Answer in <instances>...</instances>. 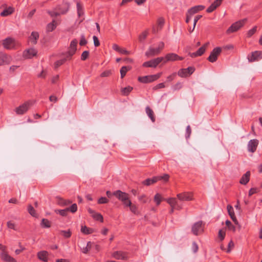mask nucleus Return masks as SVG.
<instances>
[{
  "mask_svg": "<svg viewBox=\"0 0 262 262\" xmlns=\"http://www.w3.org/2000/svg\"><path fill=\"white\" fill-rule=\"evenodd\" d=\"M113 195L122 202L126 201L129 198L128 194L127 193L122 192L119 190L114 191Z\"/></svg>",
  "mask_w": 262,
  "mask_h": 262,
  "instance_id": "nucleus-12",
  "label": "nucleus"
},
{
  "mask_svg": "<svg viewBox=\"0 0 262 262\" xmlns=\"http://www.w3.org/2000/svg\"><path fill=\"white\" fill-rule=\"evenodd\" d=\"M92 243L91 242L87 243L86 246L81 249V251L83 253H87L91 249Z\"/></svg>",
  "mask_w": 262,
  "mask_h": 262,
  "instance_id": "nucleus-39",
  "label": "nucleus"
},
{
  "mask_svg": "<svg viewBox=\"0 0 262 262\" xmlns=\"http://www.w3.org/2000/svg\"><path fill=\"white\" fill-rule=\"evenodd\" d=\"M28 210L29 213L33 217H37V214L34 208L31 206L29 205L28 207Z\"/></svg>",
  "mask_w": 262,
  "mask_h": 262,
  "instance_id": "nucleus-40",
  "label": "nucleus"
},
{
  "mask_svg": "<svg viewBox=\"0 0 262 262\" xmlns=\"http://www.w3.org/2000/svg\"><path fill=\"white\" fill-rule=\"evenodd\" d=\"M225 231L223 230H220L219 231L218 236L221 241H223L225 236Z\"/></svg>",
  "mask_w": 262,
  "mask_h": 262,
  "instance_id": "nucleus-56",
  "label": "nucleus"
},
{
  "mask_svg": "<svg viewBox=\"0 0 262 262\" xmlns=\"http://www.w3.org/2000/svg\"><path fill=\"white\" fill-rule=\"evenodd\" d=\"M11 60V57L3 52H0V66L9 64Z\"/></svg>",
  "mask_w": 262,
  "mask_h": 262,
  "instance_id": "nucleus-19",
  "label": "nucleus"
},
{
  "mask_svg": "<svg viewBox=\"0 0 262 262\" xmlns=\"http://www.w3.org/2000/svg\"><path fill=\"white\" fill-rule=\"evenodd\" d=\"M31 105V102L27 101L17 107V114H23L26 113Z\"/></svg>",
  "mask_w": 262,
  "mask_h": 262,
  "instance_id": "nucleus-16",
  "label": "nucleus"
},
{
  "mask_svg": "<svg viewBox=\"0 0 262 262\" xmlns=\"http://www.w3.org/2000/svg\"><path fill=\"white\" fill-rule=\"evenodd\" d=\"M133 87L128 86L121 89V93L124 96H127L130 92L133 90Z\"/></svg>",
  "mask_w": 262,
  "mask_h": 262,
  "instance_id": "nucleus-33",
  "label": "nucleus"
},
{
  "mask_svg": "<svg viewBox=\"0 0 262 262\" xmlns=\"http://www.w3.org/2000/svg\"><path fill=\"white\" fill-rule=\"evenodd\" d=\"M57 203L61 206H66L72 203L70 200H64L61 198H57Z\"/></svg>",
  "mask_w": 262,
  "mask_h": 262,
  "instance_id": "nucleus-26",
  "label": "nucleus"
},
{
  "mask_svg": "<svg viewBox=\"0 0 262 262\" xmlns=\"http://www.w3.org/2000/svg\"><path fill=\"white\" fill-rule=\"evenodd\" d=\"M93 218L97 221H100L101 222H103V218L102 215L99 213H95L92 216Z\"/></svg>",
  "mask_w": 262,
  "mask_h": 262,
  "instance_id": "nucleus-45",
  "label": "nucleus"
},
{
  "mask_svg": "<svg viewBox=\"0 0 262 262\" xmlns=\"http://www.w3.org/2000/svg\"><path fill=\"white\" fill-rule=\"evenodd\" d=\"M76 6L78 15L79 17H80L84 14L82 6L80 4V3L78 2L77 3Z\"/></svg>",
  "mask_w": 262,
  "mask_h": 262,
  "instance_id": "nucleus-35",
  "label": "nucleus"
},
{
  "mask_svg": "<svg viewBox=\"0 0 262 262\" xmlns=\"http://www.w3.org/2000/svg\"><path fill=\"white\" fill-rule=\"evenodd\" d=\"M185 70H186L187 74L188 75V76H189L194 72L195 69L193 67H189L185 69Z\"/></svg>",
  "mask_w": 262,
  "mask_h": 262,
  "instance_id": "nucleus-60",
  "label": "nucleus"
},
{
  "mask_svg": "<svg viewBox=\"0 0 262 262\" xmlns=\"http://www.w3.org/2000/svg\"><path fill=\"white\" fill-rule=\"evenodd\" d=\"M227 209L228 210V214L230 215L231 219L232 220V221L236 225H238V223L235 215L233 207L230 205H228L227 207Z\"/></svg>",
  "mask_w": 262,
  "mask_h": 262,
  "instance_id": "nucleus-21",
  "label": "nucleus"
},
{
  "mask_svg": "<svg viewBox=\"0 0 262 262\" xmlns=\"http://www.w3.org/2000/svg\"><path fill=\"white\" fill-rule=\"evenodd\" d=\"M60 233L65 237L69 238L71 236V232L70 230H61Z\"/></svg>",
  "mask_w": 262,
  "mask_h": 262,
  "instance_id": "nucleus-47",
  "label": "nucleus"
},
{
  "mask_svg": "<svg viewBox=\"0 0 262 262\" xmlns=\"http://www.w3.org/2000/svg\"><path fill=\"white\" fill-rule=\"evenodd\" d=\"M257 30V27L254 26L252 29L249 30L247 33V37H251L256 32Z\"/></svg>",
  "mask_w": 262,
  "mask_h": 262,
  "instance_id": "nucleus-51",
  "label": "nucleus"
},
{
  "mask_svg": "<svg viewBox=\"0 0 262 262\" xmlns=\"http://www.w3.org/2000/svg\"><path fill=\"white\" fill-rule=\"evenodd\" d=\"M260 59H262V51H259L252 52L251 55L248 57V59L250 62H253Z\"/></svg>",
  "mask_w": 262,
  "mask_h": 262,
  "instance_id": "nucleus-13",
  "label": "nucleus"
},
{
  "mask_svg": "<svg viewBox=\"0 0 262 262\" xmlns=\"http://www.w3.org/2000/svg\"><path fill=\"white\" fill-rule=\"evenodd\" d=\"M108 202V200L105 197H101L98 200V203L99 204H106Z\"/></svg>",
  "mask_w": 262,
  "mask_h": 262,
  "instance_id": "nucleus-54",
  "label": "nucleus"
},
{
  "mask_svg": "<svg viewBox=\"0 0 262 262\" xmlns=\"http://www.w3.org/2000/svg\"><path fill=\"white\" fill-rule=\"evenodd\" d=\"M247 19L244 18L242 20H238L233 24L227 29L226 32L227 34H230L242 28L245 23L246 22Z\"/></svg>",
  "mask_w": 262,
  "mask_h": 262,
  "instance_id": "nucleus-2",
  "label": "nucleus"
},
{
  "mask_svg": "<svg viewBox=\"0 0 262 262\" xmlns=\"http://www.w3.org/2000/svg\"><path fill=\"white\" fill-rule=\"evenodd\" d=\"M164 60V57H160L153 59L143 63V67L149 68H156L157 66Z\"/></svg>",
  "mask_w": 262,
  "mask_h": 262,
  "instance_id": "nucleus-6",
  "label": "nucleus"
},
{
  "mask_svg": "<svg viewBox=\"0 0 262 262\" xmlns=\"http://www.w3.org/2000/svg\"><path fill=\"white\" fill-rule=\"evenodd\" d=\"M48 13L51 17H56L60 15L55 8L52 11H48Z\"/></svg>",
  "mask_w": 262,
  "mask_h": 262,
  "instance_id": "nucleus-49",
  "label": "nucleus"
},
{
  "mask_svg": "<svg viewBox=\"0 0 262 262\" xmlns=\"http://www.w3.org/2000/svg\"><path fill=\"white\" fill-rule=\"evenodd\" d=\"M112 256L117 259L126 260L127 259V253L121 251L114 252L112 254Z\"/></svg>",
  "mask_w": 262,
  "mask_h": 262,
  "instance_id": "nucleus-17",
  "label": "nucleus"
},
{
  "mask_svg": "<svg viewBox=\"0 0 262 262\" xmlns=\"http://www.w3.org/2000/svg\"><path fill=\"white\" fill-rule=\"evenodd\" d=\"M14 11V9L11 7H9L4 9L0 14L1 16H7L12 14Z\"/></svg>",
  "mask_w": 262,
  "mask_h": 262,
  "instance_id": "nucleus-29",
  "label": "nucleus"
},
{
  "mask_svg": "<svg viewBox=\"0 0 262 262\" xmlns=\"http://www.w3.org/2000/svg\"><path fill=\"white\" fill-rule=\"evenodd\" d=\"M56 26H57L56 22L55 21V20H53V21L51 23L48 24V25L47 26V28H46L47 31L52 32L56 28Z\"/></svg>",
  "mask_w": 262,
  "mask_h": 262,
  "instance_id": "nucleus-28",
  "label": "nucleus"
},
{
  "mask_svg": "<svg viewBox=\"0 0 262 262\" xmlns=\"http://www.w3.org/2000/svg\"><path fill=\"white\" fill-rule=\"evenodd\" d=\"M164 23H165V20L163 17L159 18L157 20L158 28L156 29V27L155 26H154L152 27V32L154 33H156L158 31L159 29H161V28L163 27Z\"/></svg>",
  "mask_w": 262,
  "mask_h": 262,
  "instance_id": "nucleus-23",
  "label": "nucleus"
},
{
  "mask_svg": "<svg viewBox=\"0 0 262 262\" xmlns=\"http://www.w3.org/2000/svg\"><path fill=\"white\" fill-rule=\"evenodd\" d=\"M205 8V7L203 5H197L189 9L188 11L190 13V14L193 15L194 14L204 10Z\"/></svg>",
  "mask_w": 262,
  "mask_h": 262,
  "instance_id": "nucleus-22",
  "label": "nucleus"
},
{
  "mask_svg": "<svg viewBox=\"0 0 262 262\" xmlns=\"http://www.w3.org/2000/svg\"><path fill=\"white\" fill-rule=\"evenodd\" d=\"M222 52V49L220 47H216L211 52L210 55L207 59L211 62H214L216 61L219 55Z\"/></svg>",
  "mask_w": 262,
  "mask_h": 262,
  "instance_id": "nucleus-8",
  "label": "nucleus"
},
{
  "mask_svg": "<svg viewBox=\"0 0 262 262\" xmlns=\"http://www.w3.org/2000/svg\"><path fill=\"white\" fill-rule=\"evenodd\" d=\"M112 74V71L111 70H106L104 72H103L101 74H100V77H108L110 76V75H111Z\"/></svg>",
  "mask_w": 262,
  "mask_h": 262,
  "instance_id": "nucleus-52",
  "label": "nucleus"
},
{
  "mask_svg": "<svg viewBox=\"0 0 262 262\" xmlns=\"http://www.w3.org/2000/svg\"><path fill=\"white\" fill-rule=\"evenodd\" d=\"M145 110H146V113L147 115L150 118V119H151L152 122H155V118L154 117L153 111L149 106H146Z\"/></svg>",
  "mask_w": 262,
  "mask_h": 262,
  "instance_id": "nucleus-30",
  "label": "nucleus"
},
{
  "mask_svg": "<svg viewBox=\"0 0 262 262\" xmlns=\"http://www.w3.org/2000/svg\"><path fill=\"white\" fill-rule=\"evenodd\" d=\"M55 212L56 213L60 214L61 216H64L67 215L68 210L67 208L64 209L56 210Z\"/></svg>",
  "mask_w": 262,
  "mask_h": 262,
  "instance_id": "nucleus-48",
  "label": "nucleus"
},
{
  "mask_svg": "<svg viewBox=\"0 0 262 262\" xmlns=\"http://www.w3.org/2000/svg\"><path fill=\"white\" fill-rule=\"evenodd\" d=\"M89 55V52L88 51H85L82 52L81 56V59L82 60H85L87 59Z\"/></svg>",
  "mask_w": 262,
  "mask_h": 262,
  "instance_id": "nucleus-57",
  "label": "nucleus"
},
{
  "mask_svg": "<svg viewBox=\"0 0 262 262\" xmlns=\"http://www.w3.org/2000/svg\"><path fill=\"white\" fill-rule=\"evenodd\" d=\"M261 190L260 187H253L251 188L249 191V195L251 196L253 194L260 192Z\"/></svg>",
  "mask_w": 262,
  "mask_h": 262,
  "instance_id": "nucleus-42",
  "label": "nucleus"
},
{
  "mask_svg": "<svg viewBox=\"0 0 262 262\" xmlns=\"http://www.w3.org/2000/svg\"><path fill=\"white\" fill-rule=\"evenodd\" d=\"M130 210L134 214H137L138 213L137 207L133 204H131L130 206H129Z\"/></svg>",
  "mask_w": 262,
  "mask_h": 262,
  "instance_id": "nucleus-53",
  "label": "nucleus"
},
{
  "mask_svg": "<svg viewBox=\"0 0 262 262\" xmlns=\"http://www.w3.org/2000/svg\"><path fill=\"white\" fill-rule=\"evenodd\" d=\"M185 70H186L187 74L188 75V76H189L194 72L195 69L193 67H189L185 69Z\"/></svg>",
  "mask_w": 262,
  "mask_h": 262,
  "instance_id": "nucleus-61",
  "label": "nucleus"
},
{
  "mask_svg": "<svg viewBox=\"0 0 262 262\" xmlns=\"http://www.w3.org/2000/svg\"><path fill=\"white\" fill-rule=\"evenodd\" d=\"M223 0H215L213 3L207 9L206 11L208 13H211L219 7L222 4Z\"/></svg>",
  "mask_w": 262,
  "mask_h": 262,
  "instance_id": "nucleus-20",
  "label": "nucleus"
},
{
  "mask_svg": "<svg viewBox=\"0 0 262 262\" xmlns=\"http://www.w3.org/2000/svg\"><path fill=\"white\" fill-rule=\"evenodd\" d=\"M208 45L209 42H207L198 50L196 53L199 56L202 55L204 53Z\"/></svg>",
  "mask_w": 262,
  "mask_h": 262,
  "instance_id": "nucleus-32",
  "label": "nucleus"
},
{
  "mask_svg": "<svg viewBox=\"0 0 262 262\" xmlns=\"http://www.w3.org/2000/svg\"><path fill=\"white\" fill-rule=\"evenodd\" d=\"M148 32L147 31H145L141 34H140L139 36V40L140 42L143 41L147 36Z\"/></svg>",
  "mask_w": 262,
  "mask_h": 262,
  "instance_id": "nucleus-50",
  "label": "nucleus"
},
{
  "mask_svg": "<svg viewBox=\"0 0 262 262\" xmlns=\"http://www.w3.org/2000/svg\"><path fill=\"white\" fill-rule=\"evenodd\" d=\"M69 4L67 3H64L57 6L55 8L60 15L67 13L69 10Z\"/></svg>",
  "mask_w": 262,
  "mask_h": 262,
  "instance_id": "nucleus-11",
  "label": "nucleus"
},
{
  "mask_svg": "<svg viewBox=\"0 0 262 262\" xmlns=\"http://www.w3.org/2000/svg\"><path fill=\"white\" fill-rule=\"evenodd\" d=\"M169 178V176L167 174H163L161 176H158L153 177L152 179L147 178L145 180H168Z\"/></svg>",
  "mask_w": 262,
  "mask_h": 262,
  "instance_id": "nucleus-25",
  "label": "nucleus"
},
{
  "mask_svg": "<svg viewBox=\"0 0 262 262\" xmlns=\"http://www.w3.org/2000/svg\"><path fill=\"white\" fill-rule=\"evenodd\" d=\"M68 211H70L73 213L76 212L77 210V205L76 204H73L70 207L67 208Z\"/></svg>",
  "mask_w": 262,
  "mask_h": 262,
  "instance_id": "nucleus-44",
  "label": "nucleus"
},
{
  "mask_svg": "<svg viewBox=\"0 0 262 262\" xmlns=\"http://www.w3.org/2000/svg\"><path fill=\"white\" fill-rule=\"evenodd\" d=\"M0 250H1V253L0 256L1 258L6 262H14V258L11 257L7 253L6 251V247L0 244Z\"/></svg>",
  "mask_w": 262,
  "mask_h": 262,
  "instance_id": "nucleus-5",
  "label": "nucleus"
},
{
  "mask_svg": "<svg viewBox=\"0 0 262 262\" xmlns=\"http://www.w3.org/2000/svg\"><path fill=\"white\" fill-rule=\"evenodd\" d=\"M185 69H181L178 71V75L181 77H187L188 76V75Z\"/></svg>",
  "mask_w": 262,
  "mask_h": 262,
  "instance_id": "nucleus-43",
  "label": "nucleus"
},
{
  "mask_svg": "<svg viewBox=\"0 0 262 262\" xmlns=\"http://www.w3.org/2000/svg\"><path fill=\"white\" fill-rule=\"evenodd\" d=\"M202 15H198L196 16H195V17L194 18V20H193V29L195 28V27L196 26L197 22L198 21V20L200 19H201L202 18Z\"/></svg>",
  "mask_w": 262,
  "mask_h": 262,
  "instance_id": "nucleus-62",
  "label": "nucleus"
},
{
  "mask_svg": "<svg viewBox=\"0 0 262 262\" xmlns=\"http://www.w3.org/2000/svg\"><path fill=\"white\" fill-rule=\"evenodd\" d=\"M191 231L195 235L202 233L204 231V225L202 221H199L194 223L192 226Z\"/></svg>",
  "mask_w": 262,
  "mask_h": 262,
  "instance_id": "nucleus-7",
  "label": "nucleus"
},
{
  "mask_svg": "<svg viewBox=\"0 0 262 262\" xmlns=\"http://www.w3.org/2000/svg\"><path fill=\"white\" fill-rule=\"evenodd\" d=\"M161 76V73L151 75H147L138 77V81L140 82L146 83L153 82L159 79Z\"/></svg>",
  "mask_w": 262,
  "mask_h": 262,
  "instance_id": "nucleus-3",
  "label": "nucleus"
},
{
  "mask_svg": "<svg viewBox=\"0 0 262 262\" xmlns=\"http://www.w3.org/2000/svg\"><path fill=\"white\" fill-rule=\"evenodd\" d=\"M65 56H66V57L64 58L57 60L55 62V64H54L55 69H57L59 67H60V66L66 62V60L70 59H68L67 58V56L66 55H65Z\"/></svg>",
  "mask_w": 262,
  "mask_h": 262,
  "instance_id": "nucleus-34",
  "label": "nucleus"
},
{
  "mask_svg": "<svg viewBox=\"0 0 262 262\" xmlns=\"http://www.w3.org/2000/svg\"><path fill=\"white\" fill-rule=\"evenodd\" d=\"M78 41L76 39L72 40L70 43L68 52L65 54L68 59H71L77 50Z\"/></svg>",
  "mask_w": 262,
  "mask_h": 262,
  "instance_id": "nucleus-4",
  "label": "nucleus"
},
{
  "mask_svg": "<svg viewBox=\"0 0 262 262\" xmlns=\"http://www.w3.org/2000/svg\"><path fill=\"white\" fill-rule=\"evenodd\" d=\"M167 200H173V201H172V202L174 203L173 205H174V208L175 209L180 210L182 208V205L178 203V202L176 198H170L167 199Z\"/></svg>",
  "mask_w": 262,
  "mask_h": 262,
  "instance_id": "nucleus-38",
  "label": "nucleus"
},
{
  "mask_svg": "<svg viewBox=\"0 0 262 262\" xmlns=\"http://www.w3.org/2000/svg\"><path fill=\"white\" fill-rule=\"evenodd\" d=\"M48 252L46 251H41L37 253L38 258L44 262L48 261Z\"/></svg>",
  "mask_w": 262,
  "mask_h": 262,
  "instance_id": "nucleus-24",
  "label": "nucleus"
},
{
  "mask_svg": "<svg viewBox=\"0 0 262 262\" xmlns=\"http://www.w3.org/2000/svg\"><path fill=\"white\" fill-rule=\"evenodd\" d=\"M87 43V41L85 38L84 34L81 35V39L80 40L79 44L81 46L85 45Z\"/></svg>",
  "mask_w": 262,
  "mask_h": 262,
  "instance_id": "nucleus-58",
  "label": "nucleus"
},
{
  "mask_svg": "<svg viewBox=\"0 0 262 262\" xmlns=\"http://www.w3.org/2000/svg\"><path fill=\"white\" fill-rule=\"evenodd\" d=\"M37 51L33 48H30L25 50L23 53V56L25 58L30 59L37 54Z\"/></svg>",
  "mask_w": 262,
  "mask_h": 262,
  "instance_id": "nucleus-18",
  "label": "nucleus"
},
{
  "mask_svg": "<svg viewBox=\"0 0 262 262\" xmlns=\"http://www.w3.org/2000/svg\"><path fill=\"white\" fill-rule=\"evenodd\" d=\"M94 44L95 47H98L100 46V42L98 37L96 36L93 37Z\"/></svg>",
  "mask_w": 262,
  "mask_h": 262,
  "instance_id": "nucleus-63",
  "label": "nucleus"
},
{
  "mask_svg": "<svg viewBox=\"0 0 262 262\" xmlns=\"http://www.w3.org/2000/svg\"><path fill=\"white\" fill-rule=\"evenodd\" d=\"M81 232L84 234H90L94 232V229L89 228L86 226H82L81 228Z\"/></svg>",
  "mask_w": 262,
  "mask_h": 262,
  "instance_id": "nucleus-27",
  "label": "nucleus"
},
{
  "mask_svg": "<svg viewBox=\"0 0 262 262\" xmlns=\"http://www.w3.org/2000/svg\"><path fill=\"white\" fill-rule=\"evenodd\" d=\"M226 225L227 226L229 230L234 232L236 230L235 227L232 224L230 221L227 220L226 221Z\"/></svg>",
  "mask_w": 262,
  "mask_h": 262,
  "instance_id": "nucleus-46",
  "label": "nucleus"
},
{
  "mask_svg": "<svg viewBox=\"0 0 262 262\" xmlns=\"http://www.w3.org/2000/svg\"><path fill=\"white\" fill-rule=\"evenodd\" d=\"M258 144V141L257 139H252L249 141L248 143V150L251 152H254L256 151Z\"/></svg>",
  "mask_w": 262,
  "mask_h": 262,
  "instance_id": "nucleus-14",
  "label": "nucleus"
},
{
  "mask_svg": "<svg viewBox=\"0 0 262 262\" xmlns=\"http://www.w3.org/2000/svg\"><path fill=\"white\" fill-rule=\"evenodd\" d=\"M177 197L181 201H189L192 199V195L189 192L179 193L177 194Z\"/></svg>",
  "mask_w": 262,
  "mask_h": 262,
  "instance_id": "nucleus-15",
  "label": "nucleus"
},
{
  "mask_svg": "<svg viewBox=\"0 0 262 262\" xmlns=\"http://www.w3.org/2000/svg\"><path fill=\"white\" fill-rule=\"evenodd\" d=\"M41 226L44 228H49L51 226V223L47 219H43L41 221Z\"/></svg>",
  "mask_w": 262,
  "mask_h": 262,
  "instance_id": "nucleus-41",
  "label": "nucleus"
},
{
  "mask_svg": "<svg viewBox=\"0 0 262 262\" xmlns=\"http://www.w3.org/2000/svg\"><path fill=\"white\" fill-rule=\"evenodd\" d=\"M15 40L11 37H8L3 41V45L5 48L7 49H13L15 46Z\"/></svg>",
  "mask_w": 262,
  "mask_h": 262,
  "instance_id": "nucleus-10",
  "label": "nucleus"
},
{
  "mask_svg": "<svg viewBox=\"0 0 262 262\" xmlns=\"http://www.w3.org/2000/svg\"><path fill=\"white\" fill-rule=\"evenodd\" d=\"M167 202L171 206V209L170 210V213H172L174 211V210L175 209L174 208V203L172 202L173 201V200H166Z\"/></svg>",
  "mask_w": 262,
  "mask_h": 262,
  "instance_id": "nucleus-55",
  "label": "nucleus"
},
{
  "mask_svg": "<svg viewBox=\"0 0 262 262\" xmlns=\"http://www.w3.org/2000/svg\"><path fill=\"white\" fill-rule=\"evenodd\" d=\"M164 47V43L162 41L158 44L157 48L150 47L145 52V56L147 57H152L159 55Z\"/></svg>",
  "mask_w": 262,
  "mask_h": 262,
  "instance_id": "nucleus-1",
  "label": "nucleus"
},
{
  "mask_svg": "<svg viewBox=\"0 0 262 262\" xmlns=\"http://www.w3.org/2000/svg\"><path fill=\"white\" fill-rule=\"evenodd\" d=\"M38 37L39 35L37 32H32L30 37V39L32 43L35 44L37 42V40Z\"/></svg>",
  "mask_w": 262,
  "mask_h": 262,
  "instance_id": "nucleus-31",
  "label": "nucleus"
},
{
  "mask_svg": "<svg viewBox=\"0 0 262 262\" xmlns=\"http://www.w3.org/2000/svg\"><path fill=\"white\" fill-rule=\"evenodd\" d=\"M186 138H189L191 133V129L190 126L189 125H188L187 126L186 129Z\"/></svg>",
  "mask_w": 262,
  "mask_h": 262,
  "instance_id": "nucleus-64",
  "label": "nucleus"
},
{
  "mask_svg": "<svg viewBox=\"0 0 262 262\" xmlns=\"http://www.w3.org/2000/svg\"><path fill=\"white\" fill-rule=\"evenodd\" d=\"M130 68L129 67L124 66L122 67L120 70L121 78H123L126 75L127 72L129 70Z\"/></svg>",
  "mask_w": 262,
  "mask_h": 262,
  "instance_id": "nucleus-36",
  "label": "nucleus"
},
{
  "mask_svg": "<svg viewBox=\"0 0 262 262\" xmlns=\"http://www.w3.org/2000/svg\"><path fill=\"white\" fill-rule=\"evenodd\" d=\"M163 200L164 199L159 193H157L154 196V201L157 205H159Z\"/></svg>",
  "mask_w": 262,
  "mask_h": 262,
  "instance_id": "nucleus-37",
  "label": "nucleus"
},
{
  "mask_svg": "<svg viewBox=\"0 0 262 262\" xmlns=\"http://www.w3.org/2000/svg\"><path fill=\"white\" fill-rule=\"evenodd\" d=\"M250 176V172L249 171H247L245 174H244L240 180H249Z\"/></svg>",
  "mask_w": 262,
  "mask_h": 262,
  "instance_id": "nucleus-59",
  "label": "nucleus"
},
{
  "mask_svg": "<svg viewBox=\"0 0 262 262\" xmlns=\"http://www.w3.org/2000/svg\"><path fill=\"white\" fill-rule=\"evenodd\" d=\"M184 59L183 57L179 56L176 53H171L167 54L164 57L163 62L166 63L168 61H174L177 60H182Z\"/></svg>",
  "mask_w": 262,
  "mask_h": 262,
  "instance_id": "nucleus-9",
  "label": "nucleus"
}]
</instances>
